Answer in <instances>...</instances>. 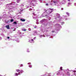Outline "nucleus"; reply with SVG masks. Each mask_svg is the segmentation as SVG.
I'll use <instances>...</instances> for the list:
<instances>
[{
    "instance_id": "f257e3e1",
    "label": "nucleus",
    "mask_w": 76,
    "mask_h": 76,
    "mask_svg": "<svg viewBox=\"0 0 76 76\" xmlns=\"http://www.w3.org/2000/svg\"><path fill=\"white\" fill-rule=\"evenodd\" d=\"M46 13L48 14H50V13H51V9H48L46 10Z\"/></svg>"
},
{
    "instance_id": "f03ea898",
    "label": "nucleus",
    "mask_w": 76,
    "mask_h": 76,
    "mask_svg": "<svg viewBox=\"0 0 76 76\" xmlns=\"http://www.w3.org/2000/svg\"><path fill=\"white\" fill-rule=\"evenodd\" d=\"M6 28H7V29H10V27H9V25H7L6 26Z\"/></svg>"
},
{
    "instance_id": "7ed1b4c3",
    "label": "nucleus",
    "mask_w": 76,
    "mask_h": 76,
    "mask_svg": "<svg viewBox=\"0 0 76 76\" xmlns=\"http://www.w3.org/2000/svg\"><path fill=\"white\" fill-rule=\"evenodd\" d=\"M20 20L21 21H22V22H25V19H20Z\"/></svg>"
},
{
    "instance_id": "20e7f679",
    "label": "nucleus",
    "mask_w": 76,
    "mask_h": 76,
    "mask_svg": "<svg viewBox=\"0 0 76 76\" xmlns=\"http://www.w3.org/2000/svg\"><path fill=\"white\" fill-rule=\"evenodd\" d=\"M15 76H18V75H20V74H19V72L18 73H15Z\"/></svg>"
},
{
    "instance_id": "39448f33",
    "label": "nucleus",
    "mask_w": 76,
    "mask_h": 76,
    "mask_svg": "<svg viewBox=\"0 0 76 76\" xmlns=\"http://www.w3.org/2000/svg\"><path fill=\"white\" fill-rule=\"evenodd\" d=\"M13 23L14 24H15V25H16V24H17V22H14Z\"/></svg>"
},
{
    "instance_id": "423d86ee",
    "label": "nucleus",
    "mask_w": 76,
    "mask_h": 76,
    "mask_svg": "<svg viewBox=\"0 0 76 76\" xmlns=\"http://www.w3.org/2000/svg\"><path fill=\"white\" fill-rule=\"evenodd\" d=\"M16 70L17 72H20V70L19 69H17Z\"/></svg>"
},
{
    "instance_id": "0eeeda50",
    "label": "nucleus",
    "mask_w": 76,
    "mask_h": 76,
    "mask_svg": "<svg viewBox=\"0 0 76 76\" xmlns=\"http://www.w3.org/2000/svg\"><path fill=\"white\" fill-rule=\"evenodd\" d=\"M14 21V20H13V19H11V22H13V21Z\"/></svg>"
},
{
    "instance_id": "6e6552de",
    "label": "nucleus",
    "mask_w": 76,
    "mask_h": 76,
    "mask_svg": "<svg viewBox=\"0 0 76 76\" xmlns=\"http://www.w3.org/2000/svg\"><path fill=\"white\" fill-rule=\"evenodd\" d=\"M60 70H63V67H61L60 68Z\"/></svg>"
},
{
    "instance_id": "1a4fd4ad",
    "label": "nucleus",
    "mask_w": 76,
    "mask_h": 76,
    "mask_svg": "<svg viewBox=\"0 0 76 76\" xmlns=\"http://www.w3.org/2000/svg\"><path fill=\"white\" fill-rule=\"evenodd\" d=\"M29 67H30V68H31L32 67V65H30L29 66Z\"/></svg>"
},
{
    "instance_id": "9d476101",
    "label": "nucleus",
    "mask_w": 76,
    "mask_h": 76,
    "mask_svg": "<svg viewBox=\"0 0 76 76\" xmlns=\"http://www.w3.org/2000/svg\"><path fill=\"white\" fill-rule=\"evenodd\" d=\"M23 31H26V29H23Z\"/></svg>"
},
{
    "instance_id": "9b49d317",
    "label": "nucleus",
    "mask_w": 76,
    "mask_h": 76,
    "mask_svg": "<svg viewBox=\"0 0 76 76\" xmlns=\"http://www.w3.org/2000/svg\"><path fill=\"white\" fill-rule=\"evenodd\" d=\"M51 9V11H50V12L51 13V12H53V10L52 9Z\"/></svg>"
},
{
    "instance_id": "f8f14e48",
    "label": "nucleus",
    "mask_w": 76,
    "mask_h": 76,
    "mask_svg": "<svg viewBox=\"0 0 76 76\" xmlns=\"http://www.w3.org/2000/svg\"><path fill=\"white\" fill-rule=\"evenodd\" d=\"M66 14H67V15H69V12H66Z\"/></svg>"
},
{
    "instance_id": "ddd939ff",
    "label": "nucleus",
    "mask_w": 76,
    "mask_h": 76,
    "mask_svg": "<svg viewBox=\"0 0 76 76\" xmlns=\"http://www.w3.org/2000/svg\"><path fill=\"white\" fill-rule=\"evenodd\" d=\"M23 65L22 64H21L20 65V67H23Z\"/></svg>"
},
{
    "instance_id": "4468645a",
    "label": "nucleus",
    "mask_w": 76,
    "mask_h": 76,
    "mask_svg": "<svg viewBox=\"0 0 76 76\" xmlns=\"http://www.w3.org/2000/svg\"><path fill=\"white\" fill-rule=\"evenodd\" d=\"M21 6H22V7H23V6H24V5L23 4H22Z\"/></svg>"
},
{
    "instance_id": "2eb2a0df",
    "label": "nucleus",
    "mask_w": 76,
    "mask_h": 76,
    "mask_svg": "<svg viewBox=\"0 0 76 76\" xmlns=\"http://www.w3.org/2000/svg\"><path fill=\"white\" fill-rule=\"evenodd\" d=\"M54 3H57V2L56 1H53Z\"/></svg>"
},
{
    "instance_id": "dca6fc26",
    "label": "nucleus",
    "mask_w": 76,
    "mask_h": 76,
    "mask_svg": "<svg viewBox=\"0 0 76 76\" xmlns=\"http://www.w3.org/2000/svg\"><path fill=\"white\" fill-rule=\"evenodd\" d=\"M31 41H34V39H31Z\"/></svg>"
},
{
    "instance_id": "f3484780",
    "label": "nucleus",
    "mask_w": 76,
    "mask_h": 76,
    "mask_svg": "<svg viewBox=\"0 0 76 76\" xmlns=\"http://www.w3.org/2000/svg\"><path fill=\"white\" fill-rule=\"evenodd\" d=\"M44 10V11H45V12H47V10H46L45 9V10Z\"/></svg>"
},
{
    "instance_id": "a211bd4d",
    "label": "nucleus",
    "mask_w": 76,
    "mask_h": 76,
    "mask_svg": "<svg viewBox=\"0 0 76 76\" xmlns=\"http://www.w3.org/2000/svg\"><path fill=\"white\" fill-rule=\"evenodd\" d=\"M76 71L75 70L73 71L74 73H75L76 72Z\"/></svg>"
},
{
    "instance_id": "6ab92c4d",
    "label": "nucleus",
    "mask_w": 76,
    "mask_h": 76,
    "mask_svg": "<svg viewBox=\"0 0 76 76\" xmlns=\"http://www.w3.org/2000/svg\"><path fill=\"white\" fill-rule=\"evenodd\" d=\"M46 4V6H48V4Z\"/></svg>"
},
{
    "instance_id": "aec40b11",
    "label": "nucleus",
    "mask_w": 76,
    "mask_h": 76,
    "mask_svg": "<svg viewBox=\"0 0 76 76\" xmlns=\"http://www.w3.org/2000/svg\"><path fill=\"white\" fill-rule=\"evenodd\" d=\"M7 38H8V39H9V38H10V37H7Z\"/></svg>"
},
{
    "instance_id": "412c9836",
    "label": "nucleus",
    "mask_w": 76,
    "mask_h": 76,
    "mask_svg": "<svg viewBox=\"0 0 76 76\" xmlns=\"http://www.w3.org/2000/svg\"><path fill=\"white\" fill-rule=\"evenodd\" d=\"M52 32H54V31H52Z\"/></svg>"
},
{
    "instance_id": "4be33fe9",
    "label": "nucleus",
    "mask_w": 76,
    "mask_h": 76,
    "mask_svg": "<svg viewBox=\"0 0 76 76\" xmlns=\"http://www.w3.org/2000/svg\"><path fill=\"white\" fill-rule=\"evenodd\" d=\"M68 1H70V0H67Z\"/></svg>"
},
{
    "instance_id": "5701e85b",
    "label": "nucleus",
    "mask_w": 76,
    "mask_h": 76,
    "mask_svg": "<svg viewBox=\"0 0 76 76\" xmlns=\"http://www.w3.org/2000/svg\"><path fill=\"white\" fill-rule=\"evenodd\" d=\"M70 3L69 2V3H68L69 4H70Z\"/></svg>"
},
{
    "instance_id": "b1692460",
    "label": "nucleus",
    "mask_w": 76,
    "mask_h": 76,
    "mask_svg": "<svg viewBox=\"0 0 76 76\" xmlns=\"http://www.w3.org/2000/svg\"><path fill=\"white\" fill-rule=\"evenodd\" d=\"M57 75H58V73H57Z\"/></svg>"
},
{
    "instance_id": "393cba45",
    "label": "nucleus",
    "mask_w": 76,
    "mask_h": 76,
    "mask_svg": "<svg viewBox=\"0 0 76 76\" xmlns=\"http://www.w3.org/2000/svg\"><path fill=\"white\" fill-rule=\"evenodd\" d=\"M60 73L59 72V74H60Z\"/></svg>"
},
{
    "instance_id": "a878e982",
    "label": "nucleus",
    "mask_w": 76,
    "mask_h": 76,
    "mask_svg": "<svg viewBox=\"0 0 76 76\" xmlns=\"http://www.w3.org/2000/svg\"><path fill=\"white\" fill-rule=\"evenodd\" d=\"M68 16H69V15H68Z\"/></svg>"
}]
</instances>
